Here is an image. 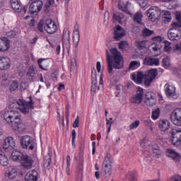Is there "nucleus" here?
Masks as SVG:
<instances>
[{"mask_svg": "<svg viewBox=\"0 0 181 181\" xmlns=\"http://www.w3.org/2000/svg\"><path fill=\"white\" fill-rule=\"evenodd\" d=\"M10 108L13 110H8L4 114L5 121L8 125H11L14 131H18L20 133L24 132L26 129V126L22 123L19 112L15 110L18 108L23 114H29L30 109L33 110L35 108V102L32 100V97H30L29 102L20 99L18 101L10 104Z\"/></svg>", "mask_w": 181, "mask_h": 181, "instance_id": "obj_1", "label": "nucleus"}, {"mask_svg": "<svg viewBox=\"0 0 181 181\" xmlns=\"http://www.w3.org/2000/svg\"><path fill=\"white\" fill-rule=\"evenodd\" d=\"M110 54L108 50L106 51V60L107 63V71L110 74L112 73V69L116 70H121L124 67V61H122V57L121 52L118 51L117 48L110 49Z\"/></svg>", "mask_w": 181, "mask_h": 181, "instance_id": "obj_2", "label": "nucleus"}, {"mask_svg": "<svg viewBox=\"0 0 181 181\" xmlns=\"http://www.w3.org/2000/svg\"><path fill=\"white\" fill-rule=\"evenodd\" d=\"M21 146L23 149L33 151L37 146L36 141L30 136H23L21 140Z\"/></svg>", "mask_w": 181, "mask_h": 181, "instance_id": "obj_3", "label": "nucleus"}, {"mask_svg": "<svg viewBox=\"0 0 181 181\" xmlns=\"http://www.w3.org/2000/svg\"><path fill=\"white\" fill-rule=\"evenodd\" d=\"M170 141L174 146H180L181 145V129L179 127H173L171 130Z\"/></svg>", "mask_w": 181, "mask_h": 181, "instance_id": "obj_4", "label": "nucleus"}, {"mask_svg": "<svg viewBox=\"0 0 181 181\" xmlns=\"http://www.w3.org/2000/svg\"><path fill=\"white\" fill-rule=\"evenodd\" d=\"M161 13L160 8H159L158 6H151L146 11V15L149 21L151 22H155L157 19H158Z\"/></svg>", "mask_w": 181, "mask_h": 181, "instance_id": "obj_5", "label": "nucleus"}, {"mask_svg": "<svg viewBox=\"0 0 181 181\" xmlns=\"http://www.w3.org/2000/svg\"><path fill=\"white\" fill-rule=\"evenodd\" d=\"M165 95L170 100H177L179 95L176 93V88L172 85V83H166L164 86Z\"/></svg>", "mask_w": 181, "mask_h": 181, "instance_id": "obj_6", "label": "nucleus"}, {"mask_svg": "<svg viewBox=\"0 0 181 181\" xmlns=\"http://www.w3.org/2000/svg\"><path fill=\"white\" fill-rule=\"evenodd\" d=\"M158 76V69H151L147 71L144 74V78L146 79L144 84L145 86H151V83Z\"/></svg>", "mask_w": 181, "mask_h": 181, "instance_id": "obj_7", "label": "nucleus"}, {"mask_svg": "<svg viewBox=\"0 0 181 181\" xmlns=\"http://www.w3.org/2000/svg\"><path fill=\"white\" fill-rule=\"evenodd\" d=\"M44 29L49 35H53L57 32V25L56 22L53 20L48 18L44 23Z\"/></svg>", "mask_w": 181, "mask_h": 181, "instance_id": "obj_8", "label": "nucleus"}, {"mask_svg": "<svg viewBox=\"0 0 181 181\" xmlns=\"http://www.w3.org/2000/svg\"><path fill=\"white\" fill-rule=\"evenodd\" d=\"M132 8H134V6H132L129 1L120 0L118 3V8L119 11H122V12L127 13V15H130V16H132V11H131Z\"/></svg>", "mask_w": 181, "mask_h": 181, "instance_id": "obj_9", "label": "nucleus"}, {"mask_svg": "<svg viewBox=\"0 0 181 181\" xmlns=\"http://www.w3.org/2000/svg\"><path fill=\"white\" fill-rule=\"evenodd\" d=\"M171 122L177 127H181V109H175L170 114Z\"/></svg>", "mask_w": 181, "mask_h": 181, "instance_id": "obj_10", "label": "nucleus"}, {"mask_svg": "<svg viewBox=\"0 0 181 181\" xmlns=\"http://www.w3.org/2000/svg\"><path fill=\"white\" fill-rule=\"evenodd\" d=\"M43 8V2L42 1H33L29 7L30 15H37Z\"/></svg>", "mask_w": 181, "mask_h": 181, "instance_id": "obj_11", "label": "nucleus"}, {"mask_svg": "<svg viewBox=\"0 0 181 181\" xmlns=\"http://www.w3.org/2000/svg\"><path fill=\"white\" fill-rule=\"evenodd\" d=\"M33 158L26 154L23 156V158L20 161L21 166H23L24 169H32L33 166Z\"/></svg>", "mask_w": 181, "mask_h": 181, "instance_id": "obj_12", "label": "nucleus"}, {"mask_svg": "<svg viewBox=\"0 0 181 181\" xmlns=\"http://www.w3.org/2000/svg\"><path fill=\"white\" fill-rule=\"evenodd\" d=\"M63 49H66L68 53H70L71 44H70V31H64L62 36Z\"/></svg>", "mask_w": 181, "mask_h": 181, "instance_id": "obj_13", "label": "nucleus"}, {"mask_svg": "<svg viewBox=\"0 0 181 181\" xmlns=\"http://www.w3.org/2000/svg\"><path fill=\"white\" fill-rule=\"evenodd\" d=\"M142 100H144V89L139 88L137 90L136 93L131 98L130 101L132 104L139 105V104L142 103Z\"/></svg>", "mask_w": 181, "mask_h": 181, "instance_id": "obj_14", "label": "nucleus"}, {"mask_svg": "<svg viewBox=\"0 0 181 181\" xmlns=\"http://www.w3.org/2000/svg\"><path fill=\"white\" fill-rule=\"evenodd\" d=\"M102 174L103 176H105V175H107L108 176L111 175V160L108 156H106L103 161Z\"/></svg>", "mask_w": 181, "mask_h": 181, "instance_id": "obj_15", "label": "nucleus"}, {"mask_svg": "<svg viewBox=\"0 0 181 181\" xmlns=\"http://www.w3.org/2000/svg\"><path fill=\"white\" fill-rule=\"evenodd\" d=\"M144 103L149 107L155 105L156 104V95L153 92H147Z\"/></svg>", "mask_w": 181, "mask_h": 181, "instance_id": "obj_16", "label": "nucleus"}, {"mask_svg": "<svg viewBox=\"0 0 181 181\" xmlns=\"http://www.w3.org/2000/svg\"><path fill=\"white\" fill-rule=\"evenodd\" d=\"M11 69V59L8 57H0V70H9Z\"/></svg>", "mask_w": 181, "mask_h": 181, "instance_id": "obj_17", "label": "nucleus"}, {"mask_svg": "<svg viewBox=\"0 0 181 181\" xmlns=\"http://www.w3.org/2000/svg\"><path fill=\"white\" fill-rule=\"evenodd\" d=\"M175 18L177 23L174 22L172 24L171 30H176L177 32H181V12L177 11L175 13Z\"/></svg>", "mask_w": 181, "mask_h": 181, "instance_id": "obj_18", "label": "nucleus"}, {"mask_svg": "<svg viewBox=\"0 0 181 181\" xmlns=\"http://www.w3.org/2000/svg\"><path fill=\"white\" fill-rule=\"evenodd\" d=\"M39 173L36 170H30L25 176V181H37Z\"/></svg>", "mask_w": 181, "mask_h": 181, "instance_id": "obj_19", "label": "nucleus"}, {"mask_svg": "<svg viewBox=\"0 0 181 181\" xmlns=\"http://www.w3.org/2000/svg\"><path fill=\"white\" fill-rule=\"evenodd\" d=\"M15 141H13V138L9 136L4 139L3 143V148L5 150L9 149L10 151L13 149L15 146Z\"/></svg>", "mask_w": 181, "mask_h": 181, "instance_id": "obj_20", "label": "nucleus"}, {"mask_svg": "<svg viewBox=\"0 0 181 181\" xmlns=\"http://www.w3.org/2000/svg\"><path fill=\"white\" fill-rule=\"evenodd\" d=\"M5 176L6 179H15L18 176V170L16 168L11 166L8 168V171L6 173Z\"/></svg>", "mask_w": 181, "mask_h": 181, "instance_id": "obj_21", "label": "nucleus"}, {"mask_svg": "<svg viewBox=\"0 0 181 181\" xmlns=\"http://www.w3.org/2000/svg\"><path fill=\"white\" fill-rule=\"evenodd\" d=\"M168 36L170 40H180L181 37V32L170 29L168 33Z\"/></svg>", "mask_w": 181, "mask_h": 181, "instance_id": "obj_22", "label": "nucleus"}, {"mask_svg": "<svg viewBox=\"0 0 181 181\" xmlns=\"http://www.w3.org/2000/svg\"><path fill=\"white\" fill-rule=\"evenodd\" d=\"M123 36H125V30L119 25L116 26L115 29V40H121Z\"/></svg>", "mask_w": 181, "mask_h": 181, "instance_id": "obj_23", "label": "nucleus"}, {"mask_svg": "<svg viewBox=\"0 0 181 181\" xmlns=\"http://www.w3.org/2000/svg\"><path fill=\"white\" fill-rule=\"evenodd\" d=\"M166 155L168 158H171L175 162H179L180 160V156L175 150L168 148L166 151Z\"/></svg>", "mask_w": 181, "mask_h": 181, "instance_id": "obj_24", "label": "nucleus"}, {"mask_svg": "<svg viewBox=\"0 0 181 181\" xmlns=\"http://www.w3.org/2000/svg\"><path fill=\"white\" fill-rule=\"evenodd\" d=\"M24 155L23 152L20 150H14L11 153V158L14 162H21Z\"/></svg>", "mask_w": 181, "mask_h": 181, "instance_id": "obj_25", "label": "nucleus"}, {"mask_svg": "<svg viewBox=\"0 0 181 181\" xmlns=\"http://www.w3.org/2000/svg\"><path fill=\"white\" fill-rule=\"evenodd\" d=\"M144 64L146 66H159V59L146 57L144 60Z\"/></svg>", "mask_w": 181, "mask_h": 181, "instance_id": "obj_26", "label": "nucleus"}, {"mask_svg": "<svg viewBox=\"0 0 181 181\" xmlns=\"http://www.w3.org/2000/svg\"><path fill=\"white\" fill-rule=\"evenodd\" d=\"M113 22L115 23L122 24L123 22H125V16L122 13H116L113 14Z\"/></svg>", "mask_w": 181, "mask_h": 181, "instance_id": "obj_27", "label": "nucleus"}, {"mask_svg": "<svg viewBox=\"0 0 181 181\" xmlns=\"http://www.w3.org/2000/svg\"><path fill=\"white\" fill-rule=\"evenodd\" d=\"M158 128L160 129V131H168L169 128H170V123L168 119H162L159 121L158 124Z\"/></svg>", "mask_w": 181, "mask_h": 181, "instance_id": "obj_28", "label": "nucleus"}, {"mask_svg": "<svg viewBox=\"0 0 181 181\" xmlns=\"http://www.w3.org/2000/svg\"><path fill=\"white\" fill-rule=\"evenodd\" d=\"M11 42L6 38L0 39V52H6L9 49Z\"/></svg>", "mask_w": 181, "mask_h": 181, "instance_id": "obj_29", "label": "nucleus"}, {"mask_svg": "<svg viewBox=\"0 0 181 181\" xmlns=\"http://www.w3.org/2000/svg\"><path fill=\"white\" fill-rule=\"evenodd\" d=\"M11 8L16 12H21L22 11V4L18 0H11Z\"/></svg>", "mask_w": 181, "mask_h": 181, "instance_id": "obj_30", "label": "nucleus"}, {"mask_svg": "<svg viewBox=\"0 0 181 181\" xmlns=\"http://www.w3.org/2000/svg\"><path fill=\"white\" fill-rule=\"evenodd\" d=\"M144 77H145V75H144L142 72H137L136 74H132V80L136 83V84H141L142 83V80H144Z\"/></svg>", "mask_w": 181, "mask_h": 181, "instance_id": "obj_31", "label": "nucleus"}, {"mask_svg": "<svg viewBox=\"0 0 181 181\" xmlns=\"http://www.w3.org/2000/svg\"><path fill=\"white\" fill-rule=\"evenodd\" d=\"M37 64L40 69L44 70L45 71H47V69L49 68V62H47L45 59H39L37 60Z\"/></svg>", "mask_w": 181, "mask_h": 181, "instance_id": "obj_32", "label": "nucleus"}, {"mask_svg": "<svg viewBox=\"0 0 181 181\" xmlns=\"http://www.w3.org/2000/svg\"><path fill=\"white\" fill-rule=\"evenodd\" d=\"M73 40H74V45L75 47H77L80 42V31L78 30V29L74 30V34H73Z\"/></svg>", "mask_w": 181, "mask_h": 181, "instance_id": "obj_33", "label": "nucleus"}, {"mask_svg": "<svg viewBox=\"0 0 181 181\" xmlns=\"http://www.w3.org/2000/svg\"><path fill=\"white\" fill-rule=\"evenodd\" d=\"M151 47L153 52V56H159L160 54V49H162V45L159 43H153Z\"/></svg>", "mask_w": 181, "mask_h": 181, "instance_id": "obj_34", "label": "nucleus"}, {"mask_svg": "<svg viewBox=\"0 0 181 181\" xmlns=\"http://www.w3.org/2000/svg\"><path fill=\"white\" fill-rule=\"evenodd\" d=\"M9 90L11 93L18 91V90H19V83L18 82V81H12L10 83Z\"/></svg>", "mask_w": 181, "mask_h": 181, "instance_id": "obj_35", "label": "nucleus"}, {"mask_svg": "<svg viewBox=\"0 0 181 181\" xmlns=\"http://www.w3.org/2000/svg\"><path fill=\"white\" fill-rule=\"evenodd\" d=\"M141 66V62L139 61H132L129 66V70H136Z\"/></svg>", "mask_w": 181, "mask_h": 181, "instance_id": "obj_36", "label": "nucleus"}, {"mask_svg": "<svg viewBox=\"0 0 181 181\" xmlns=\"http://www.w3.org/2000/svg\"><path fill=\"white\" fill-rule=\"evenodd\" d=\"M0 165H1V166H8V165H9L8 156L2 154L0 155Z\"/></svg>", "mask_w": 181, "mask_h": 181, "instance_id": "obj_37", "label": "nucleus"}, {"mask_svg": "<svg viewBox=\"0 0 181 181\" xmlns=\"http://www.w3.org/2000/svg\"><path fill=\"white\" fill-rule=\"evenodd\" d=\"M163 19L164 22H170L172 21V15L168 11H164L163 13Z\"/></svg>", "mask_w": 181, "mask_h": 181, "instance_id": "obj_38", "label": "nucleus"}, {"mask_svg": "<svg viewBox=\"0 0 181 181\" xmlns=\"http://www.w3.org/2000/svg\"><path fill=\"white\" fill-rule=\"evenodd\" d=\"M163 43L164 45L163 49H164L165 52H167V53H168V52H170V50H172V44L169 41L164 40L163 42Z\"/></svg>", "mask_w": 181, "mask_h": 181, "instance_id": "obj_39", "label": "nucleus"}, {"mask_svg": "<svg viewBox=\"0 0 181 181\" xmlns=\"http://www.w3.org/2000/svg\"><path fill=\"white\" fill-rule=\"evenodd\" d=\"M159 115H160V110L159 108H157L152 111L151 118L154 120H156L158 118H159Z\"/></svg>", "mask_w": 181, "mask_h": 181, "instance_id": "obj_40", "label": "nucleus"}, {"mask_svg": "<svg viewBox=\"0 0 181 181\" xmlns=\"http://www.w3.org/2000/svg\"><path fill=\"white\" fill-rule=\"evenodd\" d=\"M134 21L137 23H141V22H142V13L141 12L136 13L134 16Z\"/></svg>", "mask_w": 181, "mask_h": 181, "instance_id": "obj_41", "label": "nucleus"}, {"mask_svg": "<svg viewBox=\"0 0 181 181\" xmlns=\"http://www.w3.org/2000/svg\"><path fill=\"white\" fill-rule=\"evenodd\" d=\"M35 74L36 71H35V68L33 67V66H30L28 71L27 72V76L28 77H35Z\"/></svg>", "mask_w": 181, "mask_h": 181, "instance_id": "obj_42", "label": "nucleus"}, {"mask_svg": "<svg viewBox=\"0 0 181 181\" xmlns=\"http://www.w3.org/2000/svg\"><path fill=\"white\" fill-rule=\"evenodd\" d=\"M141 124V122L139 120H136L134 122H132L129 126V128L130 130L132 129H136L139 127V124Z\"/></svg>", "mask_w": 181, "mask_h": 181, "instance_id": "obj_43", "label": "nucleus"}, {"mask_svg": "<svg viewBox=\"0 0 181 181\" xmlns=\"http://www.w3.org/2000/svg\"><path fill=\"white\" fill-rule=\"evenodd\" d=\"M154 31L153 30H151L148 28H144L142 31V35L143 36H151V35H153Z\"/></svg>", "mask_w": 181, "mask_h": 181, "instance_id": "obj_44", "label": "nucleus"}, {"mask_svg": "<svg viewBox=\"0 0 181 181\" xmlns=\"http://www.w3.org/2000/svg\"><path fill=\"white\" fill-rule=\"evenodd\" d=\"M128 47V41H120L119 43V49L121 50H124V49H127Z\"/></svg>", "mask_w": 181, "mask_h": 181, "instance_id": "obj_45", "label": "nucleus"}, {"mask_svg": "<svg viewBox=\"0 0 181 181\" xmlns=\"http://www.w3.org/2000/svg\"><path fill=\"white\" fill-rule=\"evenodd\" d=\"M45 161V166H47V168H49L50 166V163L52 162V156H47L44 159Z\"/></svg>", "mask_w": 181, "mask_h": 181, "instance_id": "obj_46", "label": "nucleus"}, {"mask_svg": "<svg viewBox=\"0 0 181 181\" xmlns=\"http://www.w3.org/2000/svg\"><path fill=\"white\" fill-rule=\"evenodd\" d=\"M137 3L141 8H146L148 6V0H138Z\"/></svg>", "mask_w": 181, "mask_h": 181, "instance_id": "obj_47", "label": "nucleus"}, {"mask_svg": "<svg viewBox=\"0 0 181 181\" xmlns=\"http://www.w3.org/2000/svg\"><path fill=\"white\" fill-rule=\"evenodd\" d=\"M83 162H84V160L83 159V158L80 157L79 158V163L77 165V169L78 170V172H83Z\"/></svg>", "mask_w": 181, "mask_h": 181, "instance_id": "obj_48", "label": "nucleus"}, {"mask_svg": "<svg viewBox=\"0 0 181 181\" xmlns=\"http://www.w3.org/2000/svg\"><path fill=\"white\" fill-rule=\"evenodd\" d=\"M163 67H169L170 66V59L169 57H166L163 59Z\"/></svg>", "mask_w": 181, "mask_h": 181, "instance_id": "obj_49", "label": "nucleus"}, {"mask_svg": "<svg viewBox=\"0 0 181 181\" xmlns=\"http://www.w3.org/2000/svg\"><path fill=\"white\" fill-rule=\"evenodd\" d=\"M54 5V0H47L45 8V9H49V8H52V6Z\"/></svg>", "mask_w": 181, "mask_h": 181, "instance_id": "obj_50", "label": "nucleus"}, {"mask_svg": "<svg viewBox=\"0 0 181 181\" xmlns=\"http://www.w3.org/2000/svg\"><path fill=\"white\" fill-rule=\"evenodd\" d=\"M170 181H181L180 175H175L172 176L170 179Z\"/></svg>", "mask_w": 181, "mask_h": 181, "instance_id": "obj_51", "label": "nucleus"}, {"mask_svg": "<svg viewBox=\"0 0 181 181\" xmlns=\"http://www.w3.org/2000/svg\"><path fill=\"white\" fill-rule=\"evenodd\" d=\"M6 36H8V37H10V39H12L15 37V36H16V32L13 30L8 32L6 33Z\"/></svg>", "mask_w": 181, "mask_h": 181, "instance_id": "obj_52", "label": "nucleus"}, {"mask_svg": "<svg viewBox=\"0 0 181 181\" xmlns=\"http://www.w3.org/2000/svg\"><path fill=\"white\" fill-rule=\"evenodd\" d=\"M107 121V134L111 131V127L114 122L108 120V119H106Z\"/></svg>", "mask_w": 181, "mask_h": 181, "instance_id": "obj_53", "label": "nucleus"}, {"mask_svg": "<svg viewBox=\"0 0 181 181\" xmlns=\"http://www.w3.org/2000/svg\"><path fill=\"white\" fill-rule=\"evenodd\" d=\"M79 122H80V119H79L78 116H77L74 124H73L74 128H78Z\"/></svg>", "mask_w": 181, "mask_h": 181, "instance_id": "obj_54", "label": "nucleus"}, {"mask_svg": "<svg viewBox=\"0 0 181 181\" xmlns=\"http://www.w3.org/2000/svg\"><path fill=\"white\" fill-rule=\"evenodd\" d=\"M92 81H97V71L95 69L92 70Z\"/></svg>", "mask_w": 181, "mask_h": 181, "instance_id": "obj_55", "label": "nucleus"}, {"mask_svg": "<svg viewBox=\"0 0 181 181\" xmlns=\"http://www.w3.org/2000/svg\"><path fill=\"white\" fill-rule=\"evenodd\" d=\"M97 90H98H98H100V86L97 87V85H92L91 91L93 93H95L97 91Z\"/></svg>", "mask_w": 181, "mask_h": 181, "instance_id": "obj_56", "label": "nucleus"}, {"mask_svg": "<svg viewBox=\"0 0 181 181\" xmlns=\"http://www.w3.org/2000/svg\"><path fill=\"white\" fill-rule=\"evenodd\" d=\"M96 70L98 73H100V71H101V62H98L96 63Z\"/></svg>", "mask_w": 181, "mask_h": 181, "instance_id": "obj_57", "label": "nucleus"}, {"mask_svg": "<svg viewBox=\"0 0 181 181\" xmlns=\"http://www.w3.org/2000/svg\"><path fill=\"white\" fill-rule=\"evenodd\" d=\"M152 149H153V151H156V153H158V155H159V146L157 144L153 145Z\"/></svg>", "mask_w": 181, "mask_h": 181, "instance_id": "obj_58", "label": "nucleus"}, {"mask_svg": "<svg viewBox=\"0 0 181 181\" xmlns=\"http://www.w3.org/2000/svg\"><path fill=\"white\" fill-rule=\"evenodd\" d=\"M1 86H3L4 87H8V79L7 78L2 79Z\"/></svg>", "mask_w": 181, "mask_h": 181, "instance_id": "obj_59", "label": "nucleus"}, {"mask_svg": "<svg viewBox=\"0 0 181 181\" xmlns=\"http://www.w3.org/2000/svg\"><path fill=\"white\" fill-rule=\"evenodd\" d=\"M140 145H141V148H143V149H146V145H148V144L145 143L144 141V140H141Z\"/></svg>", "mask_w": 181, "mask_h": 181, "instance_id": "obj_60", "label": "nucleus"}, {"mask_svg": "<svg viewBox=\"0 0 181 181\" xmlns=\"http://www.w3.org/2000/svg\"><path fill=\"white\" fill-rule=\"evenodd\" d=\"M95 154V141L92 142V155Z\"/></svg>", "mask_w": 181, "mask_h": 181, "instance_id": "obj_61", "label": "nucleus"}, {"mask_svg": "<svg viewBox=\"0 0 181 181\" xmlns=\"http://www.w3.org/2000/svg\"><path fill=\"white\" fill-rule=\"evenodd\" d=\"M154 40H155V42H158L157 43L160 45V42H162V37L157 36V37H154Z\"/></svg>", "mask_w": 181, "mask_h": 181, "instance_id": "obj_62", "label": "nucleus"}, {"mask_svg": "<svg viewBox=\"0 0 181 181\" xmlns=\"http://www.w3.org/2000/svg\"><path fill=\"white\" fill-rule=\"evenodd\" d=\"M76 136H77V132H76V129L72 130V139H76Z\"/></svg>", "mask_w": 181, "mask_h": 181, "instance_id": "obj_63", "label": "nucleus"}, {"mask_svg": "<svg viewBox=\"0 0 181 181\" xmlns=\"http://www.w3.org/2000/svg\"><path fill=\"white\" fill-rule=\"evenodd\" d=\"M61 49H62V47L60 45L57 46V47H56L57 54H60Z\"/></svg>", "mask_w": 181, "mask_h": 181, "instance_id": "obj_64", "label": "nucleus"}]
</instances>
